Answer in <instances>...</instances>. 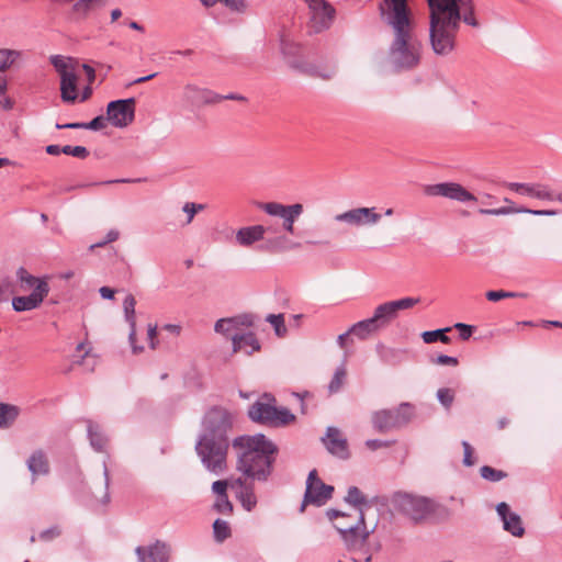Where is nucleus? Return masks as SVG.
Here are the masks:
<instances>
[{
  "instance_id": "obj_1",
  "label": "nucleus",
  "mask_w": 562,
  "mask_h": 562,
  "mask_svg": "<svg viewBox=\"0 0 562 562\" xmlns=\"http://www.w3.org/2000/svg\"><path fill=\"white\" fill-rule=\"evenodd\" d=\"M234 420V414L221 405L211 406L202 418V429L194 450L204 469L216 475L224 473L227 469L229 432Z\"/></svg>"
},
{
  "instance_id": "obj_2",
  "label": "nucleus",
  "mask_w": 562,
  "mask_h": 562,
  "mask_svg": "<svg viewBox=\"0 0 562 562\" xmlns=\"http://www.w3.org/2000/svg\"><path fill=\"white\" fill-rule=\"evenodd\" d=\"M429 8V42L436 55L447 56L456 47L461 21L473 27L480 24L474 16L473 0H427Z\"/></svg>"
},
{
  "instance_id": "obj_3",
  "label": "nucleus",
  "mask_w": 562,
  "mask_h": 562,
  "mask_svg": "<svg viewBox=\"0 0 562 562\" xmlns=\"http://www.w3.org/2000/svg\"><path fill=\"white\" fill-rule=\"evenodd\" d=\"M394 31L387 50L390 66L395 72L415 69L422 59V43L414 34V22L409 12L381 15Z\"/></svg>"
},
{
  "instance_id": "obj_4",
  "label": "nucleus",
  "mask_w": 562,
  "mask_h": 562,
  "mask_svg": "<svg viewBox=\"0 0 562 562\" xmlns=\"http://www.w3.org/2000/svg\"><path fill=\"white\" fill-rule=\"evenodd\" d=\"M238 450L236 468L252 481L267 482L270 477L278 447L263 434L238 436L232 441Z\"/></svg>"
},
{
  "instance_id": "obj_5",
  "label": "nucleus",
  "mask_w": 562,
  "mask_h": 562,
  "mask_svg": "<svg viewBox=\"0 0 562 562\" xmlns=\"http://www.w3.org/2000/svg\"><path fill=\"white\" fill-rule=\"evenodd\" d=\"M278 36L280 53L291 69L303 75L319 77L326 80L334 76L333 71L321 72L316 65L305 59L303 54V45L295 42L291 37L290 31L284 25L279 31Z\"/></svg>"
},
{
  "instance_id": "obj_6",
  "label": "nucleus",
  "mask_w": 562,
  "mask_h": 562,
  "mask_svg": "<svg viewBox=\"0 0 562 562\" xmlns=\"http://www.w3.org/2000/svg\"><path fill=\"white\" fill-rule=\"evenodd\" d=\"M394 508L409 518L415 525L423 522L435 512L436 503L425 496H418L406 492H396L392 496Z\"/></svg>"
},
{
  "instance_id": "obj_7",
  "label": "nucleus",
  "mask_w": 562,
  "mask_h": 562,
  "mask_svg": "<svg viewBox=\"0 0 562 562\" xmlns=\"http://www.w3.org/2000/svg\"><path fill=\"white\" fill-rule=\"evenodd\" d=\"M415 417V407L408 402L393 409H379L372 413L371 423L378 432H387L407 426Z\"/></svg>"
},
{
  "instance_id": "obj_8",
  "label": "nucleus",
  "mask_w": 562,
  "mask_h": 562,
  "mask_svg": "<svg viewBox=\"0 0 562 562\" xmlns=\"http://www.w3.org/2000/svg\"><path fill=\"white\" fill-rule=\"evenodd\" d=\"M334 486L325 484L314 469L310 471L306 479V487L303 496V501L300 506V513H304L307 505H314L316 507L324 506L334 494Z\"/></svg>"
},
{
  "instance_id": "obj_9",
  "label": "nucleus",
  "mask_w": 562,
  "mask_h": 562,
  "mask_svg": "<svg viewBox=\"0 0 562 562\" xmlns=\"http://www.w3.org/2000/svg\"><path fill=\"white\" fill-rule=\"evenodd\" d=\"M257 206L270 216L282 220V229L291 235L295 234L294 224L304 212L301 203L285 205L279 202H259Z\"/></svg>"
},
{
  "instance_id": "obj_10",
  "label": "nucleus",
  "mask_w": 562,
  "mask_h": 562,
  "mask_svg": "<svg viewBox=\"0 0 562 562\" xmlns=\"http://www.w3.org/2000/svg\"><path fill=\"white\" fill-rule=\"evenodd\" d=\"M135 98L117 99L108 103L106 120L114 126L123 128L135 119Z\"/></svg>"
},
{
  "instance_id": "obj_11",
  "label": "nucleus",
  "mask_w": 562,
  "mask_h": 562,
  "mask_svg": "<svg viewBox=\"0 0 562 562\" xmlns=\"http://www.w3.org/2000/svg\"><path fill=\"white\" fill-rule=\"evenodd\" d=\"M334 528L338 531L341 540L344 541L348 550L356 549L362 546L369 538L372 531L366 528V517L363 509H360L358 521L351 526H339L334 525Z\"/></svg>"
},
{
  "instance_id": "obj_12",
  "label": "nucleus",
  "mask_w": 562,
  "mask_h": 562,
  "mask_svg": "<svg viewBox=\"0 0 562 562\" xmlns=\"http://www.w3.org/2000/svg\"><path fill=\"white\" fill-rule=\"evenodd\" d=\"M276 397L271 393H263L260 398L248 408V417L258 424L271 426L276 414Z\"/></svg>"
},
{
  "instance_id": "obj_13",
  "label": "nucleus",
  "mask_w": 562,
  "mask_h": 562,
  "mask_svg": "<svg viewBox=\"0 0 562 562\" xmlns=\"http://www.w3.org/2000/svg\"><path fill=\"white\" fill-rule=\"evenodd\" d=\"M425 193L430 196H445L459 202L476 201L474 194L456 182H441L427 186Z\"/></svg>"
},
{
  "instance_id": "obj_14",
  "label": "nucleus",
  "mask_w": 562,
  "mask_h": 562,
  "mask_svg": "<svg viewBox=\"0 0 562 562\" xmlns=\"http://www.w3.org/2000/svg\"><path fill=\"white\" fill-rule=\"evenodd\" d=\"M307 7L311 13L313 32L321 33L329 29L336 14L335 8L326 0H318Z\"/></svg>"
},
{
  "instance_id": "obj_15",
  "label": "nucleus",
  "mask_w": 562,
  "mask_h": 562,
  "mask_svg": "<svg viewBox=\"0 0 562 562\" xmlns=\"http://www.w3.org/2000/svg\"><path fill=\"white\" fill-rule=\"evenodd\" d=\"M49 291V284L42 282L29 295L14 296L12 299L13 311L22 313L38 308Z\"/></svg>"
},
{
  "instance_id": "obj_16",
  "label": "nucleus",
  "mask_w": 562,
  "mask_h": 562,
  "mask_svg": "<svg viewBox=\"0 0 562 562\" xmlns=\"http://www.w3.org/2000/svg\"><path fill=\"white\" fill-rule=\"evenodd\" d=\"M183 101L192 109L221 102L220 94L206 89L188 85L183 90Z\"/></svg>"
},
{
  "instance_id": "obj_17",
  "label": "nucleus",
  "mask_w": 562,
  "mask_h": 562,
  "mask_svg": "<svg viewBox=\"0 0 562 562\" xmlns=\"http://www.w3.org/2000/svg\"><path fill=\"white\" fill-rule=\"evenodd\" d=\"M337 222L361 226L375 224L381 220V214L374 212V207H357L335 216Z\"/></svg>"
},
{
  "instance_id": "obj_18",
  "label": "nucleus",
  "mask_w": 562,
  "mask_h": 562,
  "mask_svg": "<svg viewBox=\"0 0 562 562\" xmlns=\"http://www.w3.org/2000/svg\"><path fill=\"white\" fill-rule=\"evenodd\" d=\"M496 512L503 522V529L514 537H522L525 535V527L521 517L510 510L507 503L501 502L496 505Z\"/></svg>"
},
{
  "instance_id": "obj_19",
  "label": "nucleus",
  "mask_w": 562,
  "mask_h": 562,
  "mask_svg": "<svg viewBox=\"0 0 562 562\" xmlns=\"http://www.w3.org/2000/svg\"><path fill=\"white\" fill-rule=\"evenodd\" d=\"M139 562H168L170 548L167 543L156 540L155 543L135 550Z\"/></svg>"
},
{
  "instance_id": "obj_20",
  "label": "nucleus",
  "mask_w": 562,
  "mask_h": 562,
  "mask_svg": "<svg viewBox=\"0 0 562 562\" xmlns=\"http://www.w3.org/2000/svg\"><path fill=\"white\" fill-rule=\"evenodd\" d=\"M328 452L339 459L346 460L349 458V449L347 439L340 438V432L335 427H328L326 436L322 438Z\"/></svg>"
},
{
  "instance_id": "obj_21",
  "label": "nucleus",
  "mask_w": 562,
  "mask_h": 562,
  "mask_svg": "<svg viewBox=\"0 0 562 562\" xmlns=\"http://www.w3.org/2000/svg\"><path fill=\"white\" fill-rule=\"evenodd\" d=\"M135 305L136 300L132 294L126 295L123 302L125 321L130 325L128 340L134 353L143 351V346H137L136 340V323H135Z\"/></svg>"
},
{
  "instance_id": "obj_22",
  "label": "nucleus",
  "mask_w": 562,
  "mask_h": 562,
  "mask_svg": "<svg viewBox=\"0 0 562 562\" xmlns=\"http://www.w3.org/2000/svg\"><path fill=\"white\" fill-rule=\"evenodd\" d=\"M233 344V351H243L247 356L252 355L255 351H259L261 346L256 335L252 331L245 334H234L231 337Z\"/></svg>"
},
{
  "instance_id": "obj_23",
  "label": "nucleus",
  "mask_w": 562,
  "mask_h": 562,
  "mask_svg": "<svg viewBox=\"0 0 562 562\" xmlns=\"http://www.w3.org/2000/svg\"><path fill=\"white\" fill-rule=\"evenodd\" d=\"M26 467L32 474V482H34L38 475H47L50 472L48 458L42 449H37L31 453L26 460Z\"/></svg>"
},
{
  "instance_id": "obj_24",
  "label": "nucleus",
  "mask_w": 562,
  "mask_h": 562,
  "mask_svg": "<svg viewBox=\"0 0 562 562\" xmlns=\"http://www.w3.org/2000/svg\"><path fill=\"white\" fill-rule=\"evenodd\" d=\"M267 228L262 225L241 227L236 232V241L243 247H249L256 241L262 240Z\"/></svg>"
},
{
  "instance_id": "obj_25",
  "label": "nucleus",
  "mask_w": 562,
  "mask_h": 562,
  "mask_svg": "<svg viewBox=\"0 0 562 562\" xmlns=\"http://www.w3.org/2000/svg\"><path fill=\"white\" fill-rule=\"evenodd\" d=\"M87 424V436L92 449L97 452H103L109 441L101 426L91 419H85Z\"/></svg>"
},
{
  "instance_id": "obj_26",
  "label": "nucleus",
  "mask_w": 562,
  "mask_h": 562,
  "mask_svg": "<svg viewBox=\"0 0 562 562\" xmlns=\"http://www.w3.org/2000/svg\"><path fill=\"white\" fill-rule=\"evenodd\" d=\"M77 75L75 71L63 74L60 77V98L65 103H75L78 100Z\"/></svg>"
},
{
  "instance_id": "obj_27",
  "label": "nucleus",
  "mask_w": 562,
  "mask_h": 562,
  "mask_svg": "<svg viewBox=\"0 0 562 562\" xmlns=\"http://www.w3.org/2000/svg\"><path fill=\"white\" fill-rule=\"evenodd\" d=\"M376 353L380 360L389 366H398L404 360L406 351L403 349H396L385 346L379 342L375 347Z\"/></svg>"
},
{
  "instance_id": "obj_28",
  "label": "nucleus",
  "mask_w": 562,
  "mask_h": 562,
  "mask_svg": "<svg viewBox=\"0 0 562 562\" xmlns=\"http://www.w3.org/2000/svg\"><path fill=\"white\" fill-rule=\"evenodd\" d=\"M379 330H382L390 326L397 316L394 311L390 307L389 302H384L374 308L373 315L371 316Z\"/></svg>"
},
{
  "instance_id": "obj_29",
  "label": "nucleus",
  "mask_w": 562,
  "mask_h": 562,
  "mask_svg": "<svg viewBox=\"0 0 562 562\" xmlns=\"http://www.w3.org/2000/svg\"><path fill=\"white\" fill-rule=\"evenodd\" d=\"M378 331L380 330L372 317L359 321L349 328V333H352V335L358 337L360 340H366Z\"/></svg>"
},
{
  "instance_id": "obj_30",
  "label": "nucleus",
  "mask_w": 562,
  "mask_h": 562,
  "mask_svg": "<svg viewBox=\"0 0 562 562\" xmlns=\"http://www.w3.org/2000/svg\"><path fill=\"white\" fill-rule=\"evenodd\" d=\"M20 415V407L13 404L0 403V429L11 427Z\"/></svg>"
},
{
  "instance_id": "obj_31",
  "label": "nucleus",
  "mask_w": 562,
  "mask_h": 562,
  "mask_svg": "<svg viewBox=\"0 0 562 562\" xmlns=\"http://www.w3.org/2000/svg\"><path fill=\"white\" fill-rule=\"evenodd\" d=\"M16 278L21 282V286L24 290H27V289L34 290L42 282L48 283V279H49L48 276L35 277V276L31 274L24 267H20L16 270Z\"/></svg>"
},
{
  "instance_id": "obj_32",
  "label": "nucleus",
  "mask_w": 562,
  "mask_h": 562,
  "mask_svg": "<svg viewBox=\"0 0 562 562\" xmlns=\"http://www.w3.org/2000/svg\"><path fill=\"white\" fill-rule=\"evenodd\" d=\"M236 498L239 501L245 510L251 512L257 505L255 486H245L244 490H237Z\"/></svg>"
},
{
  "instance_id": "obj_33",
  "label": "nucleus",
  "mask_w": 562,
  "mask_h": 562,
  "mask_svg": "<svg viewBox=\"0 0 562 562\" xmlns=\"http://www.w3.org/2000/svg\"><path fill=\"white\" fill-rule=\"evenodd\" d=\"M380 14H394V12H409L407 0H383L379 5Z\"/></svg>"
},
{
  "instance_id": "obj_34",
  "label": "nucleus",
  "mask_w": 562,
  "mask_h": 562,
  "mask_svg": "<svg viewBox=\"0 0 562 562\" xmlns=\"http://www.w3.org/2000/svg\"><path fill=\"white\" fill-rule=\"evenodd\" d=\"M452 327L438 328L435 330H426L422 333V339L425 344H434L440 341L442 344H450L451 338L447 333L451 331Z\"/></svg>"
},
{
  "instance_id": "obj_35",
  "label": "nucleus",
  "mask_w": 562,
  "mask_h": 562,
  "mask_svg": "<svg viewBox=\"0 0 562 562\" xmlns=\"http://www.w3.org/2000/svg\"><path fill=\"white\" fill-rule=\"evenodd\" d=\"M344 501L352 505L358 509L360 513V509H363V505H369L367 497L363 495V493L357 487V486H350L347 491V495L345 496Z\"/></svg>"
},
{
  "instance_id": "obj_36",
  "label": "nucleus",
  "mask_w": 562,
  "mask_h": 562,
  "mask_svg": "<svg viewBox=\"0 0 562 562\" xmlns=\"http://www.w3.org/2000/svg\"><path fill=\"white\" fill-rule=\"evenodd\" d=\"M295 415L286 407H277L276 414L273 415V420L271 427H282L292 424L295 422Z\"/></svg>"
},
{
  "instance_id": "obj_37",
  "label": "nucleus",
  "mask_w": 562,
  "mask_h": 562,
  "mask_svg": "<svg viewBox=\"0 0 562 562\" xmlns=\"http://www.w3.org/2000/svg\"><path fill=\"white\" fill-rule=\"evenodd\" d=\"M21 56V52L15 49H0V71H5Z\"/></svg>"
},
{
  "instance_id": "obj_38",
  "label": "nucleus",
  "mask_w": 562,
  "mask_h": 562,
  "mask_svg": "<svg viewBox=\"0 0 562 562\" xmlns=\"http://www.w3.org/2000/svg\"><path fill=\"white\" fill-rule=\"evenodd\" d=\"M213 535L217 542H223L231 537V527L227 521L217 518L213 522Z\"/></svg>"
},
{
  "instance_id": "obj_39",
  "label": "nucleus",
  "mask_w": 562,
  "mask_h": 562,
  "mask_svg": "<svg viewBox=\"0 0 562 562\" xmlns=\"http://www.w3.org/2000/svg\"><path fill=\"white\" fill-rule=\"evenodd\" d=\"M531 198L543 201H554L555 193H553L548 186L542 183H535V188H528Z\"/></svg>"
},
{
  "instance_id": "obj_40",
  "label": "nucleus",
  "mask_w": 562,
  "mask_h": 562,
  "mask_svg": "<svg viewBox=\"0 0 562 562\" xmlns=\"http://www.w3.org/2000/svg\"><path fill=\"white\" fill-rule=\"evenodd\" d=\"M419 297H403L395 301H389L390 307L394 311L396 316H398L400 311L408 310L414 307L417 303H419Z\"/></svg>"
},
{
  "instance_id": "obj_41",
  "label": "nucleus",
  "mask_w": 562,
  "mask_h": 562,
  "mask_svg": "<svg viewBox=\"0 0 562 562\" xmlns=\"http://www.w3.org/2000/svg\"><path fill=\"white\" fill-rule=\"evenodd\" d=\"M480 474L484 480L490 481V482H498V481L507 477V475H508L506 472H504L502 470L494 469L490 465L481 467Z\"/></svg>"
},
{
  "instance_id": "obj_42",
  "label": "nucleus",
  "mask_w": 562,
  "mask_h": 562,
  "mask_svg": "<svg viewBox=\"0 0 562 562\" xmlns=\"http://www.w3.org/2000/svg\"><path fill=\"white\" fill-rule=\"evenodd\" d=\"M486 299L492 302H498L503 299H509V297H526L527 293L524 292H508L503 290H491L487 291L485 294Z\"/></svg>"
},
{
  "instance_id": "obj_43",
  "label": "nucleus",
  "mask_w": 562,
  "mask_h": 562,
  "mask_svg": "<svg viewBox=\"0 0 562 562\" xmlns=\"http://www.w3.org/2000/svg\"><path fill=\"white\" fill-rule=\"evenodd\" d=\"M266 322L270 323L274 328V333L278 337H282L286 333L283 314H269L266 317Z\"/></svg>"
},
{
  "instance_id": "obj_44",
  "label": "nucleus",
  "mask_w": 562,
  "mask_h": 562,
  "mask_svg": "<svg viewBox=\"0 0 562 562\" xmlns=\"http://www.w3.org/2000/svg\"><path fill=\"white\" fill-rule=\"evenodd\" d=\"M213 509L218 514L231 515L233 513L234 506L228 499V495H222L216 496V499L213 504Z\"/></svg>"
},
{
  "instance_id": "obj_45",
  "label": "nucleus",
  "mask_w": 562,
  "mask_h": 562,
  "mask_svg": "<svg viewBox=\"0 0 562 562\" xmlns=\"http://www.w3.org/2000/svg\"><path fill=\"white\" fill-rule=\"evenodd\" d=\"M345 376H346L345 367L344 366L338 367L328 384V390L330 393H337L340 390Z\"/></svg>"
},
{
  "instance_id": "obj_46",
  "label": "nucleus",
  "mask_w": 562,
  "mask_h": 562,
  "mask_svg": "<svg viewBox=\"0 0 562 562\" xmlns=\"http://www.w3.org/2000/svg\"><path fill=\"white\" fill-rule=\"evenodd\" d=\"M256 318L257 316L251 313H245L236 315L234 317H229L235 329H237L240 326L252 327L255 325Z\"/></svg>"
},
{
  "instance_id": "obj_47",
  "label": "nucleus",
  "mask_w": 562,
  "mask_h": 562,
  "mask_svg": "<svg viewBox=\"0 0 562 562\" xmlns=\"http://www.w3.org/2000/svg\"><path fill=\"white\" fill-rule=\"evenodd\" d=\"M437 400L446 409H450L454 401V392L449 387H441L437 391Z\"/></svg>"
},
{
  "instance_id": "obj_48",
  "label": "nucleus",
  "mask_w": 562,
  "mask_h": 562,
  "mask_svg": "<svg viewBox=\"0 0 562 562\" xmlns=\"http://www.w3.org/2000/svg\"><path fill=\"white\" fill-rule=\"evenodd\" d=\"M49 60L60 77H63V74H70L74 71V70L69 69V67L65 60V57L61 55H52L49 57Z\"/></svg>"
},
{
  "instance_id": "obj_49",
  "label": "nucleus",
  "mask_w": 562,
  "mask_h": 562,
  "mask_svg": "<svg viewBox=\"0 0 562 562\" xmlns=\"http://www.w3.org/2000/svg\"><path fill=\"white\" fill-rule=\"evenodd\" d=\"M63 154L69 155L79 159H86L89 156V150L85 146H63Z\"/></svg>"
},
{
  "instance_id": "obj_50",
  "label": "nucleus",
  "mask_w": 562,
  "mask_h": 562,
  "mask_svg": "<svg viewBox=\"0 0 562 562\" xmlns=\"http://www.w3.org/2000/svg\"><path fill=\"white\" fill-rule=\"evenodd\" d=\"M233 329H235V328H234L229 317L228 318H221L214 325V330L216 333H218V334H222V335L226 336L227 338L232 337L233 334H231V331Z\"/></svg>"
},
{
  "instance_id": "obj_51",
  "label": "nucleus",
  "mask_w": 562,
  "mask_h": 562,
  "mask_svg": "<svg viewBox=\"0 0 562 562\" xmlns=\"http://www.w3.org/2000/svg\"><path fill=\"white\" fill-rule=\"evenodd\" d=\"M453 328L459 331V337L462 340H468L476 329L475 326L465 323H456Z\"/></svg>"
},
{
  "instance_id": "obj_52",
  "label": "nucleus",
  "mask_w": 562,
  "mask_h": 562,
  "mask_svg": "<svg viewBox=\"0 0 562 562\" xmlns=\"http://www.w3.org/2000/svg\"><path fill=\"white\" fill-rule=\"evenodd\" d=\"M516 213H527V214H532L536 216H554V215L562 213V211H559V210H531V209H527V207H519L516 210Z\"/></svg>"
},
{
  "instance_id": "obj_53",
  "label": "nucleus",
  "mask_w": 562,
  "mask_h": 562,
  "mask_svg": "<svg viewBox=\"0 0 562 562\" xmlns=\"http://www.w3.org/2000/svg\"><path fill=\"white\" fill-rule=\"evenodd\" d=\"M462 447H463V461L462 462L465 467H472L475 463V459L473 457V448L465 440L462 441Z\"/></svg>"
},
{
  "instance_id": "obj_54",
  "label": "nucleus",
  "mask_w": 562,
  "mask_h": 562,
  "mask_svg": "<svg viewBox=\"0 0 562 562\" xmlns=\"http://www.w3.org/2000/svg\"><path fill=\"white\" fill-rule=\"evenodd\" d=\"M517 209H513L509 206H503L499 209H480L479 213L483 215H507L510 213H515Z\"/></svg>"
},
{
  "instance_id": "obj_55",
  "label": "nucleus",
  "mask_w": 562,
  "mask_h": 562,
  "mask_svg": "<svg viewBox=\"0 0 562 562\" xmlns=\"http://www.w3.org/2000/svg\"><path fill=\"white\" fill-rule=\"evenodd\" d=\"M507 188L510 189L512 191L519 193V194L530 196V193L528 192L529 189H527V188H535V183L509 182V183H507Z\"/></svg>"
},
{
  "instance_id": "obj_56",
  "label": "nucleus",
  "mask_w": 562,
  "mask_h": 562,
  "mask_svg": "<svg viewBox=\"0 0 562 562\" xmlns=\"http://www.w3.org/2000/svg\"><path fill=\"white\" fill-rule=\"evenodd\" d=\"M105 120L106 119L103 115H98L90 122H85L86 130L100 131L105 127Z\"/></svg>"
},
{
  "instance_id": "obj_57",
  "label": "nucleus",
  "mask_w": 562,
  "mask_h": 562,
  "mask_svg": "<svg viewBox=\"0 0 562 562\" xmlns=\"http://www.w3.org/2000/svg\"><path fill=\"white\" fill-rule=\"evenodd\" d=\"M203 209V205L202 204H195V203H192V202H187L183 207H182V211L188 215V220H187V223H191L194 215L196 214L198 211L202 210Z\"/></svg>"
},
{
  "instance_id": "obj_58",
  "label": "nucleus",
  "mask_w": 562,
  "mask_h": 562,
  "mask_svg": "<svg viewBox=\"0 0 562 562\" xmlns=\"http://www.w3.org/2000/svg\"><path fill=\"white\" fill-rule=\"evenodd\" d=\"M102 0H79L74 4L76 12L87 13L93 4H100Z\"/></svg>"
},
{
  "instance_id": "obj_59",
  "label": "nucleus",
  "mask_w": 562,
  "mask_h": 562,
  "mask_svg": "<svg viewBox=\"0 0 562 562\" xmlns=\"http://www.w3.org/2000/svg\"><path fill=\"white\" fill-rule=\"evenodd\" d=\"M431 361L439 366H452L456 367L459 364V360L456 357L447 356V355H439L437 358L431 359Z\"/></svg>"
},
{
  "instance_id": "obj_60",
  "label": "nucleus",
  "mask_w": 562,
  "mask_h": 562,
  "mask_svg": "<svg viewBox=\"0 0 562 562\" xmlns=\"http://www.w3.org/2000/svg\"><path fill=\"white\" fill-rule=\"evenodd\" d=\"M228 481L227 480H217L212 484V492L216 494V496L227 495Z\"/></svg>"
},
{
  "instance_id": "obj_61",
  "label": "nucleus",
  "mask_w": 562,
  "mask_h": 562,
  "mask_svg": "<svg viewBox=\"0 0 562 562\" xmlns=\"http://www.w3.org/2000/svg\"><path fill=\"white\" fill-rule=\"evenodd\" d=\"M119 236H120L119 231H116V229H110V231L106 233V235H105L104 239H103V240H101V241H98V243H97V244H94V245H92V246H91V248H94V247H103V246H105V245H108V244H110V243L115 241V240L119 238Z\"/></svg>"
},
{
  "instance_id": "obj_62",
  "label": "nucleus",
  "mask_w": 562,
  "mask_h": 562,
  "mask_svg": "<svg viewBox=\"0 0 562 562\" xmlns=\"http://www.w3.org/2000/svg\"><path fill=\"white\" fill-rule=\"evenodd\" d=\"M391 445L390 441L381 440V439H368L366 441L367 448H369L372 451H375L381 448H386Z\"/></svg>"
},
{
  "instance_id": "obj_63",
  "label": "nucleus",
  "mask_w": 562,
  "mask_h": 562,
  "mask_svg": "<svg viewBox=\"0 0 562 562\" xmlns=\"http://www.w3.org/2000/svg\"><path fill=\"white\" fill-rule=\"evenodd\" d=\"M60 535V530L58 527H50L48 529H45L41 531L40 538L44 541H49Z\"/></svg>"
},
{
  "instance_id": "obj_64",
  "label": "nucleus",
  "mask_w": 562,
  "mask_h": 562,
  "mask_svg": "<svg viewBox=\"0 0 562 562\" xmlns=\"http://www.w3.org/2000/svg\"><path fill=\"white\" fill-rule=\"evenodd\" d=\"M225 5L237 12H244L247 7L245 0H226Z\"/></svg>"
}]
</instances>
